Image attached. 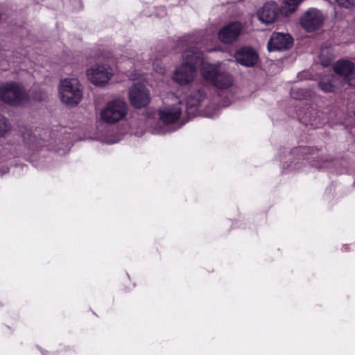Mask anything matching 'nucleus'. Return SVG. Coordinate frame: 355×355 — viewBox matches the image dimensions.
<instances>
[{
    "mask_svg": "<svg viewBox=\"0 0 355 355\" xmlns=\"http://www.w3.org/2000/svg\"><path fill=\"white\" fill-rule=\"evenodd\" d=\"M293 40L290 35L274 33L268 44V49L270 51L275 50H285L292 46Z\"/></svg>",
    "mask_w": 355,
    "mask_h": 355,
    "instance_id": "obj_12",
    "label": "nucleus"
},
{
    "mask_svg": "<svg viewBox=\"0 0 355 355\" xmlns=\"http://www.w3.org/2000/svg\"><path fill=\"white\" fill-rule=\"evenodd\" d=\"M200 55V52L193 47L185 50L182 55L183 62L176 67L172 76L173 80L181 86L193 83L197 76L195 64Z\"/></svg>",
    "mask_w": 355,
    "mask_h": 355,
    "instance_id": "obj_1",
    "label": "nucleus"
},
{
    "mask_svg": "<svg viewBox=\"0 0 355 355\" xmlns=\"http://www.w3.org/2000/svg\"><path fill=\"white\" fill-rule=\"evenodd\" d=\"M354 69V63L349 60H340L334 66V71L343 76V78H340L342 79L341 80L343 84L347 82L349 85L355 87V77H349Z\"/></svg>",
    "mask_w": 355,
    "mask_h": 355,
    "instance_id": "obj_11",
    "label": "nucleus"
},
{
    "mask_svg": "<svg viewBox=\"0 0 355 355\" xmlns=\"http://www.w3.org/2000/svg\"><path fill=\"white\" fill-rule=\"evenodd\" d=\"M343 85L340 78L334 75L324 78L318 84L319 87L324 92H334Z\"/></svg>",
    "mask_w": 355,
    "mask_h": 355,
    "instance_id": "obj_14",
    "label": "nucleus"
},
{
    "mask_svg": "<svg viewBox=\"0 0 355 355\" xmlns=\"http://www.w3.org/2000/svg\"><path fill=\"white\" fill-rule=\"evenodd\" d=\"M88 80L98 87H105L111 80L114 76L112 67L107 64H95L86 71Z\"/></svg>",
    "mask_w": 355,
    "mask_h": 355,
    "instance_id": "obj_6",
    "label": "nucleus"
},
{
    "mask_svg": "<svg viewBox=\"0 0 355 355\" xmlns=\"http://www.w3.org/2000/svg\"><path fill=\"white\" fill-rule=\"evenodd\" d=\"M205 99V94L202 91H197L191 94L187 98V110L198 108L201 103Z\"/></svg>",
    "mask_w": 355,
    "mask_h": 355,
    "instance_id": "obj_17",
    "label": "nucleus"
},
{
    "mask_svg": "<svg viewBox=\"0 0 355 355\" xmlns=\"http://www.w3.org/2000/svg\"><path fill=\"white\" fill-rule=\"evenodd\" d=\"M219 64L202 62L200 67V73L203 78L213 83L219 72Z\"/></svg>",
    "mask_w": 355,
    "mask_h": 355,
    "instance_id": "obj_15",
    "label": "nucleus"
},
{
    "mask_svg": "<svg viewBox=\"0 0 355 355\" xmlns=\"http://www.w3.org/2000/svg\"><path fill=\"white\" fill-rule=\"evenodd\" d=\"M291 96L295 99H303L310 96L311 94L303 89L294 87L291 89Z\"/></svg>",
    "mask_w": 355,
    "mask_h": 355,
    "instance_id": "obj_20",
    "label": "nucleus"
},
{
    "mask_svg": "<svg viewBox=\"0 0 355 355\" xmlns=\"http://www.w3.org/2000/svg\"><path fill=\"white\" fill-rule=\"evenodd\" d=\"M45 95L42 92H40V95H35L33 98L35 101H41L44 98Z\"/></svg>",
    "mask_w": 355,
    "mask_h": 355,
    "instance_id": "obj_25",
    "label": "nucleus"
},
{
    "mask_svg": "<svg viewBox=\"0 0 355 355\" xmlns=\"http://www.w3.org/2000/svg\"><path fill=\"white\" fill-rule=\"evenodd\" d=\"M130 103L135 108L147 106L150 101V91L142 84H134L128 91Z\"/></svg>",
    "mask_w": 355,
    "mask_h": 355,
    "instance_id": "obj_7",
    "label": "nucleus"
},
{
    "mask_svg": "<svg viewBox=\"0 0 355 355\" xmlns=\"http://www.w3.org/2000/svg\"><path fill=\"white\" fill-rule=\"evenodd\" d=\"M243 30L242 24L239 21L229 23L218 33V40L224 44H232L239 37Z\"/></svg>",
    "mask_w": 355,
    "mask_h": 355,
    "instance_id": "obj_9",
    "label": "nucleus"
},
{
    "mask_svg": "<svg viewBox=\"0 0 355 355\" xmlns=\"http://www.w3.org/2000/svg\"><path fill=\"white\" fill-rule=\"evenodd\" d=\"M338 4L346 8H349L355 5V0H336Z\"/></svg>",
    "mask_w": 355,
    "mask_h": 355,
    "instance_id": "obj_23",
    "label": "nucleus"
},
{
    "mask_svg": "<svg viewBox=\"0 0 355 355\" xmlns=\"http://www.w3.org/2000/svg\"><path fill=\"white\" fill-rule=\"evenodd\" d=\"M0 99L10 105H22L29 102L30 96L21 84L8 82L0 85Z\"/></svg>",
    "mask_w": 355,
    "mask_h": 355,
    "instance_id": "obj_3",
    "label": "nucleus"
},
{
    "mask_svg": "<svg viewBox=\"0 0 355 355\" xmlns=\"http://www.w3.org/2000/svg\"><path fill=\"white\" fill-rule=\"evenodd\" d=\"M324 21L322 13L318 9L311 8L302 16L300 24L309 32H312L321 26Z\"/></svg>",
    "mask_w": 355,
    "mask_h": 355,
    "instance_id": "obj_8",
    "label": "nucleus"
},
{
    "mask_svg": "<svg viewBox=\"0 0 355 355\" xmlns=\"http://www.w3.org/2000/svg\"><path fill=\"white\" fill-rule=\"evenodd\" d=\"M236 60L245 67H253L258 60V55L255 51L250 47H243L235 53Z\"/></svg>",
    "mask_w": 355,
    "mask_h": 355,
    "instance_id": "obj_13",
    "label": "nucleus"
},
{
    "mask_svg": "<svg viewBox=\"0 0 355 355\" xmlns=\"http://www.w3.org/2000/svg\"><path fill=\"white\" fill-rule=\"evenodd\" d=\"M128 107L120 98L108 101L100 112V119L104 123L114 124L123 120L128 114Z\"/></svg>",
    "mask_w": 355,
    "mask_h": 355,
    "instance_id": "obj_5",
    "label": "nucleus"
},
{
    "mask_svg": "<svg viewBox=\"0 0 355 355\" xmlns=\"http://www.w3.org/2000/svg\"><path fill=\"white\" fill-rule=\"evenodd\" d=\"M328 52H329L328 49L322 50V53L320 55V60L321 64L323 66H328L330 64V62H331V60H333V56L331 54L328 55V57L327 58H324V54L328 53Z\"/></svg>",
    "mask_w": 355,
    "mask_h": 355,
    "instance_id": "obj_21",
    "label": "nucleus"
},
{
    "mask_svg": "<svg viewBox=\"0 0 355 355\" xmlns=\"http://www.w3.org/2000/svg\"><path fill=\"white\" fill-rule=\"evenodd\" d=\"M217 109L215 106H208L204 111L203 114L207 117H213L217 114Z\"/></svg>",
    "mask_w": 355,
    "mask_h": 355,
    "instance_id": "obj_22",
    "label": "nucleus"
},
{
    "mask_svg": "<svg viewBox=\"0 0 355 355\" xmlns=\"http://www.w3.org/2000/svg\"><path fill=\"white\" fill-rule=\"evenodd\" d=\"M58 92L60 101L69 107L78 105L83 96V86L74 77L62 79L58 86Z\"/></svg>",
    "mask_w": 355,
    "mask_h": 355,
    "instance_id": "obj_2",
    "label": "nucleus"
},
{
    "mask_svg": "<svg viewBox=\"0 0 355 355\" xmlns=\"http://www.w3.org/2000/svg\"><path fill=\"white\" fill-rule=\"evenodd\" d=\"M153 69L159 74H164L165 73V67L160 61L153 63Z\"/></svg>",
    "mask_w": 355,
    "mask_h": 355,
    "instance_id": "obj_24",
    "label": "nucleus"
},
{
    "mask_svg": "<svg viewBox=\"0 0 355 355\" xmlns=\"http://www.w3.org/2000/svg\"><path fill=\"white\" fill-rule=\"evenodd\" d=\"M11 130V124L2 114H0V138L5 137Z\"/></svg>",
    "mask_w": 355,
    "mask_h": 355,
    "instance_id": "obj_19",
    "label": "nucleus"
},
{
    "mask_svg": "<svg viewBox=\"0 0 355 355\" xmlns=\"http://www.w3.org/2000/svg\"><path fill=\"white\" fill-rule=\"evenodd\" d=\"M304 0H284V7H283V12L285 16H290L293 13H294L299 6L304 1Z\"/></svg>",
    "mask_w": 355,
    "mask_h": 355,
    "instance_id": "obj_18",
    "label": "nucleus"
},
{
    "mask_svg": "<svg viewBox=\"0 0 355 355\" xmlns=\"http://www.w3.org/2000/svg\"><path fill=\"white\" fill-rule=\"evenodd\" d=\"M163 105L159 110V117L164 124L177 122L181 116L182 105L179 97L173 93L167 94L163 98Z\"/></svg>",
    "mask_w": 355,
    "mask_h": 355,
    "instance_id": "obj_4",
    "label": "nucleus"
},
{
    "mask_svg": "<svg viewBox=\"0 0 355 355\" xmlns=\"http://www.w3.org/2000/svg\"><path fill=\"white\" fill-rule=\"evenodd\" d=\"M232 83L233 78L232 76L226 72H220V71L213 82V84L220 89L228 88Z\"/></svg>",
    "mask_w": 355,
    "mask_h": 355,
    "instance_id": "obj_16",
    "label": "nucleus"
},
{
    "mask_svg": "<svg viewBox=\"0 0 355 355\" xmlns=\"http://www.w3.org/2000/svg\"><path fill=\"white\" fill-rule=\"evenodd\" d=\"M279 16V6L274 1L266 3L257 11L258 19L265 24L274 23Z\"/></svg>",
    "mask_w": 355,
    "mask_h": 355,
    "instance_id": "obj_10",
    "label": "nucleus"
}]
</instances>
